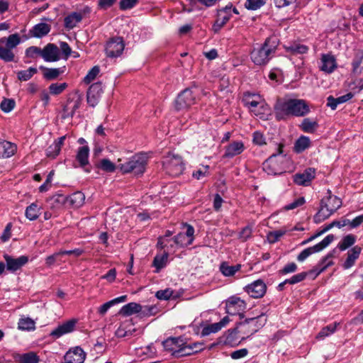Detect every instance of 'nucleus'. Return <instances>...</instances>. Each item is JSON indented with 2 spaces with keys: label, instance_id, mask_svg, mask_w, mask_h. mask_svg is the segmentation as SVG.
<instances>
[{
  "label": "nucleus",
  "instance_id": "44",
  "mask_svg": "<svg viewBox=\"0 0 363 363\" xmlns=\"http://www.w3.org/2000/svg\"><path fill=\"white\" fill-rule=\"evenodd\" d=\"M339 325V323L335 322L323 328L318 333L316 338L324 339L325 337L333 334L336 331L337 327Z\"/></svg>",
  "mask_w": 363,
  "mask_h": 363
},
{
  "label": "nucleus",
  "instance_id": "29",
  "mask_svg": "<svg viewBox=\"0 0 363 363\" xmlns=\"http://www.w3.org/2000/svg\"><path fill=\"white\" fill-rule=\"evenodd\" d=\"M16 151V145L11 142L0 139V157L8 158Z\"/></svg>",
  "mask_w": 363,
  "mask_h": 363
},
{
  "label": "nucleus",
  "instance_id": "15",
  "mask_svg": "<svg viewBox=\"0 0 363 363\" xmlns=\"http://www.w3.org/2000/svg\"><path fill=\"white\" fill-rule=\"evenodd\" d=\"M6 262V269L12 273L21 269L28 262V257L26 255L14 258L7 254L4 255Z\"/></svg>",
  "mask_w": 363,
  "mask_h": 363
},
{
  "label": "nucleus",
  "instance_id": "46",
  "mask_svg": "<svg viewBox=\"0 0 363 363\" xmlns=\"http://www.w3.org/2000/svg\"><path fill=\"white\" fill-rule=\"evenodd\" d=\"M318 127V124L316 121H312L310 118H304L301 125V128L305 133H312Z\"/></svg>",
  "mask_w": 363,
  "mask_h": 363
},
{
  "label": "nucleus",
  "instance_id": "18",
  "mask_svg": "<svg viewBox=\"0 0 363 363\" xmlns=\"http://www.w3.org/2000/svg\"><path fill=\"white\" fill-rule=\"evenodd\" d=\"M77 323L75 319L69 320L52 330L50 336L54 339H58L64 335L70 333L74 330Z\"/></svg>",
  "mask_w": 363,
  "mask_h": 363
},
{
  "label": "nucleus",
  "instance_id": "19",
  "mask_svg": "<svg viewBox=\"0 0 363 363\" xmlns=\"http://www.w3.org/2000/svg\"><path fill=\"white\" fill-rule=\"evenodd\" d=\"M103 92V86L101 82H96L92 84L86 93V101L89 106L94 107L96 106Z\"/></svg>",
  "mask_w": 363,
  "mask_h": 363
},
{
  "label": "nucleus",
  "instance_id": "43",
  "mask_svg": "<svg viewBox=\"0 0 363 363\" xmlns=\"http://www.w3.org/2000/svg\"><path fill=\"white\" fill-rule=\"evenodd\" d=\"M231 9L232 4H228L225 7L218 9L217 18L225 24L232 17Z\"/></svg>",
  "mask_w": 363,
  "mask_h": 363
},
{
  "label": "nucleus",
  "instance_id": "25",
  "mask_svg": "<svg viewBox=\"0 0 363 363\" xmlns=\"http://www.w3.org/2000/svg\"><path fill=\"white\" fill-rule=\"evenodd\" d=\"M245 150L244 143L240 140L233 141L225 147L223 157L233 158Z\"/></svg>",
  "mask_w": 363,
  "mask_h": 363
},
{
  "label": "nucleus",
  "instance_id": "37",
  "mask_svg": "<svg viewBox=\"0 0 363 363\" xmlns=\"http://www.w3.org/2000/svg\"><path fill=\"white\" fill-rule=\"evenodd\" d=\"M168 253L164 252L162 255H157L153 259L152 266L155 267V272L158 273L162 269L166 267L168 262Z\"/></svg>",
  "mask_w": 363,
  "mask_h": 363
},
{
  "label": "nucleus",
  "instance_id": "61",
  "mask_svg": "<svg viewBox=\"0 0 363 363\" xmlns=\"http://www.w3.org/2000/svg\"><path fill=\"white\" fill-rule=\"evenodd\" d=\"M208 174V166L203 167L193 172V177L196 179H201Z\"/></svg>",
  "mask_w": 363,
  "mask_h": 363
},
{
  "label": "nucleus",
  "instance_id": "9",
  "mask_svg": "<svg viewBox=\"0 0 363 363\" xmlns=\"http://www.w3.org/2000/svg\"><path fill=\"white\" fill-rule=\"evenodd\" d=\"M162 164L167 173L172 177L180 175L185 168L182 158L179 155L172 153H169L164 157Z\"/></svg>",
  "mask_w": 363,
  "mask_h": 363
},
{
  "label": "nucleus",
  "instance_id": "33",
  "mask_svg": "<svg viewBox=\"0 0 363 363\" xmlns=\"http://www.w3.org/2000/svg\"><path fill=\"white\" fill-rule=\"evenodd\" d=\"M16 360L18 363H38L40 362V357L35 352H28L18 354L16 357Z\"/></svg>",
  "mask_w": 363,
  "mask_h": 363
},
{
  "label": "nucleus",
  "instance_id": "56",
  "mask_svg": "<svg viewBox=\"0 0 363 363\" xmlns=\"http://www.w3.org/2000/svg\"><path fill=\"white\" fill-rule=\"evenodd\" d=\"M60 150L59 145L53 143L46 150V155L48 157L55 158L60 154Z\"/></svg>",
  "mask_w": 363,
  "mask_h": 363
},
{
  "label": "nucleus",
  "instance_id": "35",
  "mask_svg": "<svg viewBox=\"0 0 363 363\" xmlns=\"http://www.w3.org/2000/svg\"><path fill=\"white\" fill-rule=\"evenodd\" d=\"M142 309L143 307L139 303L131 302L123 306L120 311V313L123 315L128 316L140 312Z\"/></svg>",
  "mask_w": 363,
  "mask_h": 363
},
{
  "label": "nucleus",
  "instance_id": "53",
  "mask_svg": "<svg viewBox=\"0 0 363 363\" xmlns=\"http://www.w3.org/2000/svg\"><path fill=\"white\" fill-rule=\"evenodd\" d=\"M26 55L30 58H35L38 55L42 57V49L36 46H30L26 50Z\"/></svg>",
  "mask_w": 363,
  "mask_h": 363
},
{
  "label": "nucleus",
  "instance_id": "20",
  "mask_svg": "<svg viewBox=\"0 0 363 363\" xmlns=\"http://www.w3.org/2000/svg\"><path fill=\"white\" fill-rule=\"evenodd\" d=\"M245 290L251 297L259 298L265 294L267 286L262 280L257 279L246 286Z\"/></svg>",
  "mask_w": 363,
  "mask_h": 363
},
{
  "label": "nucleus",
  "instance_id": "11",
  "mask_svg": "<svg viewBox=\"0 0 363 363\" xmlns=\"http://www.w3.org/2000/svg\"><path fill=\"white\" fill-rule=\"evenodd\" d=\"M246 307L245 301L236 296H230L225 301V311L230 315H239L242 318V312Z\"/></svg>",
  "mask_w": 363,
  "mask_h": 363
},
{
  "label": "nucleus",
  "instance_id": "23",
  "mask_svg": "<svg viewBox=\"0 0 363 363\" xmlns=\"http://www.w3.org/2000/svg\"><path fill=\"white\" fill-rule=\"evenodd\" d=\"M86 353L80 347L70 349L64 357V359L69 363H84Z\"/></svg>",
  "mask_w": 363,
  "mask_h": 363
},
{
  "label": "nucleus",
  "instance_id": "6",
  "mask_svg": "<svg viewBox=\"0 0 363 363\" xmlns=\"http://www.w3.org/2000/svg\"><path fill=\"white\" fill-rule=\"evenodd\" d=\"M242 102L252 113L260 118H264L269 111V106L259 94L246 92L243 94Z\"/></svg>",
  "mask_w": 363,
  "mask_h": 363
},
{
  "label": "nucleus",
  "instance_id": "55",
  "mask_svg": "<svg viewBox=\"0 0 363 363\" xmlns=\"http://www.w3.org/2000/svg\"><path fill=\"white\" fill-rule=\"evenodd\" d=\"M285 234L284 230H275L268 233L267 240L270 243H274L277 242L281 237Z\"/></svg>",
  "mask_w": 363,
  "mask_h": 363
},
{
  "label": "nucleus",
  "instance_id": "49",
  "mask_svg": "<svg viewBox=\"0 0 363 363\" xmlns=\"http://www.w3.org/2000/svg\"><path fill=\"white\" fill-rule=\"evenodd\" d=\"M67 87V84L64 83H53L49 86L50 93L52 95H58L61 94Z\"/></svg>",
  "mask_w": 363,
  "mask_h": 363
},
{
  "label": "nucleus",
  "instance_id": "51",
  "mask_svg": "<svg viewBox=\"0 0 363 363\" xmlns=\"http://www.w3.org/2000/svg\"><path fill=\"white\" fill-rule=\"evenodd\" d=\"M267 0H247L245 6L248 10H257L266 4Z\"/></svg>",
  "mask_w": 363,
  "mask_h": 363
},
{
  "label": "nucleus",
  "instance_id": "45",
  "mask_svg": "<svg viewBox=\"0 0 363 363\" xmlns=\"http://www.w3.org/2000/svg\"><path fill=\"white\" fill-rule=\"evenodd\" d=\"M18 328L21 330H33L35 328V323L30 318H22L18 323Z\"/></svg>",
  "mask_w": 363,
  "mask_h": 363
},
{
  "label": "nucleus",
  "instance_id": "64",
  "mask_svg": "<svg viewBox=\"0 0 363 363\" xmlns=\"http://www.w3.org/2000/svg\"><path fill=\"white\" fill-rule=\"evenodd\" d=\"M60 256H62V253H60V251H59L47 257L45 259L46 265L48 267H51L59 259V257Z\"/></svg>",
  "mask_w": 363,
  "mask_h": 363
},
{
  "label": "nucleus",
  "instance_id": "57",
  "mask_svg": "<svg viewBox=\"0 0 363 363\" xmlns=\"http://www.w3.org/2000/svg\"><path fill=\"white\" fill-rule=\"evenodd\" d=\"M59 49L60 52L61 51L62 54V58L67 60L71 55L72 49L70 46L68 45V43L66 42H60Z\"/></svg>",
  "mask_w": 363,
  "mask_h": 363
},
{
  "label": "nucleus",
  "instance_id": "30",
  "mask_svg": "<svg viewBox=\"0 0 363 363\" xmlns=\"http://www.w3.org/2000/svg\"><path fill=\"white\" fill-rule=\"evenodd\" d=\"M83 19L82 12H72L64 19V26L67 30L73 29Z\"/></svg>",
  "mask_w": 363,
  "mask_h": 363
},
{
  "label": "nucleus",
  "instance_id": "32",
  "mask_svg": "<svg viewBox=\"0 0 363 363\" xmlns=\"http://www.w3.org/2000/svg\"><path fill=\"white\" fill-rule=\"evenodd\" d=\"M332 255H328L325 257H323L320 262L312 269L310 271V273L315 274V275L320 274L321 272H324L328 267L331 266L333 262L331 259Z\"/></svg>",
  "mask_w": 363,
  "mask_h": 363
},
{
  "label": "nucleus",
  "instance_id": "7",
  "mask_svg": "<svg viewBox=\"0 0 363 363\" xmlns=\"http://www.w3.org/2000/svg\"><path fill=\"white\" fill-rule=\"evenodd\" d=\"M284 145H278L277 152L272 154L262 164L263 170L269 175H278L284 172L283 162L284 155H283Z\"/></svg>",
  "mask_w": 363,
  "mask_h": 363
},
{
  "label": "nucleus",
  "instance_id": "10",
  "mask_svg": "<svg viewBox=\"0 0 363 363\" xmlns=\"http://www.w3.org/2000/svg\"><path fill=\"white\" fill-rule=\"evenodd\" d=\"M125 48V43L123 38L114 37L109 39L105 45V53L109 58L120 57Z\"/></svg>",
  "mask_w": 363,
  "mask_h": 363
},
{
  "label": "nucleus",
  "instance_id": "38",
  "mask_svg": "<svg viewBox=\"0 0 363 363\" xmlns=\"http://www.w3.org/2000/svg\"><path fill=\"white\" fill-rule=\"evenodd\" d=\"M40 69L44 70L43 77L47 80H53L57 79L62 73L64 72L62 68H47L43 66L40 67Z\"/></svg>",
  "mask_w": 363,
  "mask_h": 363
},
{
  "label": "nucleus",
  "instance_id": "2",
  "mask_svg": "<svg viewBox=\"0 0 363 363\" xmlns=\"http://www.w3.org/2000/svg\"><path fill=\"white\" fill-rule=\"evenodd\" d=\"M278 45L276 37L267 38L263 44L256 45L250 52V58L255 65H267L274 54Z\"/></svg>",
  "mask_w": 363,
  "mask_h": 363
},
{
  "label": "nucleus",
  "instance_id": "4",
  "mask_svg": "<svg viewBox=\"0 0 363 363\" xmlns=\"http://www.w3.org/2000/svg\"><path fill=\"white\" fill-rule=\"evenodd\" d=\"M267 321V317L262 313L255 317L245 318L244 320L238 323L237 330L240 333L241 340H245L256 333L264 326Z\"/></svg>",
  "mask_w": 363,
  "mask_h": 363
},
{
  "label": "nucleus",
  "instance_id": "48",
  "mask_svg": "<svg viewBox=\"0 0 363 363\" xmlns=\"http://www.w3.org/2000/svg\"><path fill=\"white\" fill-rule=\"evenodd\" d=\"M98 167L106 172H113L116 169V164L108 159H102L99 162Z\"/></svg>",
  "mask_w": 363,
  "mask_h": 363
},
{
  "label": "nucleus",
  "instance_id": "12",
  "mask_svg": "<svg viewBox=\"0 0 363 363\" xmlns=\"http://www.w3.org/2000/svg\"><path fill=\"white\" fill-rule=\"evenodd\" d=\"M334 238L335 237L332 234L327 235L319 243L301 251V253L297 257V260L298 262H303L312 254L320 252L321 250L327 247L334 240Z\"/></svg>",
  "mask_w": 363,
  "mask_h": 363
},
{
  "label": "nucleus",
  "instance_id": "13",
  "mask_svg": "<svg viewBox=\"0 0 363 363\" xmlns=\"http://www.w3.org/2000/svg\"><path fill=\"white\" fill-rule=\"evenodd\" d=\"M196 102V96L190 89H186L182 91L175 100V108L177 110L185 109Z\"/></svg>",
  "mask_w": 363,
  "mask_h": 363
},
{
  "label": "nucleus",
  "instance_id": "50",
  "mask_svg": "<svg viewBox=\"0 0 363 363\" xmlns=\"http://www.w3.org/2000/svg\"><path fill=\"white\" fill-rule=\"evenodd\" d=\"M100 72V69L99 66L93 67L87 73V74L84 78V82L86 84L91 83L93 80H94L96 76L99 74Z\"/></svg>",
  "mask_w": 363,
  "mask_h": 363
},
{
  "label": "nucleus",
  "instance_id": "28",
  "mask_svg": "<svg viewBox=\"0 0 363 363\" xmlns=\"http://www.w3.org/2000/svg\"><path fill=\"white\" fill-rule=\"evenodd\" d=\"M362 252V247L355 245L347 252V257L343 263V268L348 269L351 268L355 263L356 260L359 258Z\"/></svg>",
  "mask_w": 363,
  "mask_h": 363
},
{
  "label": "nucleus",
  "instance_id": "22",
  "mask_svg": "<svg viewBox=\"0 0 363 363\" xmlns=\"http://www.w3.org/2000/svg\"><path fill=\"white\" fill-rule=\"evenodd\" d=\"M230 321L228 316H225L219 322L208 324L203 327L201 332L202 337L208 336L212 333H216L220 331L222 328H225Z\"/></svg>",
  "mask_w": 363,
  "mask_h": 363
},
{
  "label": "nucleus",
  "instance_id": "26",
  "mask_svg": "<svg viewBox=\"0 0 363 363\" xmlns=\"http://www.w3.org/2000/svg\"><path fill=\"white\" fill-rule=\"evenodd\" d=\"M320 69L325 73H332L337 68L335 57L330 54H323L320 58Z\"/></svg>",
  "mask_w": 363,
  "mask_h": 363
},
{
  "label": "nucleus",
  "instance_id": "31",
  "mask_svg": "<svg viewBox=\"0 0 363 363\" xmlns=\"http://www.w3.org/2000/svg\"><path fill=\"white\" fill-rule=\"evenodd\" d=\"M50 29V25L45 23H40L32 28L30 30V34L32 37L40 38L48 35Z\"/></svg>",
  "mask_w": 363,
  "mask_h": 363
},
{
  "label": "nucleus",
  "instance_id": "8",
  "mask_svg": "<svg viewBox=\"0 0 363 363\" xmlns=\"http://www.w3.org/2000/svg\"><path fill=\"white\" fill-rule=\"evenodd\" d=\"M21 43V38L18 33L10 35L8 38H0V59L5 62H12L14 60V53L12 51Z\"/></svg>",
  "mask_w": 363,
  "mask_h": 363
},
{
  "label": "nucleus",
  "instance_id": "58",
  "mask_svg": "<svg viewBox=\"0 0 363 363\" xmlns=\"http://www.w3.org/2000/svg\"><path fill=\"white\" fill-rule=\"evenodd\" d=\"M194 353L191 347V346L189 345H186L184 342V345L181 346V348L179 349L177 357H182L185 356H189Z\"/></svg>",
  "mask_w": 363,
  "mask_h": 363
},
{
  "label": "nucleus",
  "instance_id": "40",
  "mask_svg": "<svg viewBox=\"0 0 363 363\" xmlns=\"http://www.w3.org/2000/svg\"><path fill=\"white\" fill-rule=\"evenodd\" d=\"M40 207L36 203H33L26 208L25 211L26 217L30 220H35L40 214Z\"/></svg>",
  "mask_w": 363,
  "mask_h": 363
},
{
  "label": "nucleus",
  "instance_id": "17",
  "mask_svg": "<svg viewBox=\"0 0 363 363\" xmlns=\"http://www.w3.org/2000/svg\"><path fill=\"white\" fill-rule=\"evenodd\" d=\"M315 169L308 167L303 172L294 174V182L299 186H308L311 184L312 180L315 179Z\"/></svg>",
  "mask_w": 363,
  "mask_h": 363
},
{
  "label": "nucleus",
  "instance_id": "47",
  "mask_svg": "<svg viewBox=\"0 0 363 363\" xmlns=\"http://www.w3.org/2000/svg\"><path fill=\"white\" fill-rule=\"evenodd\" d=\"M38 72L35 67H29L26 70H21L17 72L18 79L20 81H28Z\"/></svg>",
  "mask_w": 363,
  "mask_h": 363
},
{
  "label": "nucleus",
  "instance_id": "24",
  "mask_svg": "<svg viewBox=\"0 0 363 363\" xmlns=\"http://www.w3.org/2000/svg\"><path fill=\"white\" fill-rule=\"evenodd\" d=\"M182 345L184 341L181 337H169L162 342L164 350L175 357H177V353Z\"/></svg>",
  "mask_w": 363,
  "mask_h": 363
},
{
  "label": "nucleus",
  "instance_id": "63",
  "mask_svg": "<svg viewBox=\"0 0 363 363\" xmlns=\"http://www.w3.org/2000/svg\"><path fill=\"white\" fill-rule=\"evenodd\" d=\"M297 269V265L294 262H291L286 264L283 269L279 270V274H286L289 273H292L296 272Z\"/></svg>",
  "mask_w": 363,
  "mask_h": 363
},
{
  "label": "nucleus",
  "instance_id": "5",
  "mask_svg": "<svg viewBox=\"0 0 363 363\" xmlns=\"http://www.w3.org/2000/svg\"><path fill=\"white\" fill-rule=\"evenodd\" d=\"M148 157L145 153H138L132 156L128 161L119 164L118 168L123 174L133 173L135 176L143 174L146 169Z\"/></svg>",
  "mask_w": 363,
  "mask_h": 363
},
{
  "label": "nucleus",
  "instance_id": "16",
  "mask_svg": "<svg viewBox=\"0 0 363 363\" xmlns=\"http://www.w3.org/2000/svg\"><path fill=\"white\" fill-rule=\"evenodd\" d=\"M240 333L237 330V326L233 329L227 330L218 339L216 345H238L241 342Z\"/></svg>",
  "mask_w": 363,
  "mask_h": 363
},
{
  "label": "nucleus",
  "instance_id": "34",
  "mask_svg": "<svg viewBox=\"0 0 363 363\" xmlns=\"http://www.w3.org/2000/svg\"><path fill=\"white\" fill-rule=\"evenodd\" d=\"M242 265L238 264L234 266H230L228 262H223L220 264V272L225 277H233L237 272L240 271Z\"/></svg>",
  "mask_w": 363,
  "mask_h": 363
},
{
  "label": "nucleus",
  "instance_id": "54",
  "mask_svg": "<svg viewBox=\"0 0 363 363\" xmlns=\"http://www.w3.org/2000/svg\"><path fill=\"white\" fill-rule=\"evenodd\" d=\"M308 273L307 272H301L297 274L294 275L290 279H287L285 280V283H288L289 284H295L303 281Z\"/></svg>",
  "mask_w": 363,
  "mask_h": 363
},
{
  "label": "nucleus",
  "instance_id": "3",
  "mask_svg": "<svg viewBox=\"0 0 363 363\" xmlns=\"http://www.w3.org/2000/svg\"><path fill=\"white\" fill-rule=\"evenodd\" d=\"M342 206V200L332 194L330 189L327 190V196L320 201V206L318 213L314 216V222L320 223L328 219Z\"/></svg>",
  "mask_w": 363,
  "mask_h": 363
},
{
  "label": "nucleus",
  "instance_id": "36",
  "mask_svg": "<svg viewBox=\"0 0 363 363\" xmlns=\"http://www.w3.org/2000/svg\"><path fill=\"white\" fill-rule=\"evenodd\" d=\"M310 145V138L307 136L301 135L296 140L294 150L296 153H301L308 149Z\"/></svg>",
  "mask_w": 363,
  "mask_h": 363
},
{
  "label": "nucleus",
  "instance_id": "60",
  "mask_svg": "<svg viewBox=\"0 0 363 363\" xmlns=\"http://www.w3.org/2000/svg\"><path fill=\"white\" fill-rule=\"evenodd\" d=\"M173 294V291L170 289L158 291L156 293V297L160 300H168Z\"/></svg>",
  "mask_w": 363,
  "mask_h": 363
},
{
  "label": "nucleus",
  "instance_id": "39",
  "mask_svg": "<svg viewBox=\"0 0 363 363\" xmlns=\"http://www.w3.org/2000/svg\"><path fill=\"white\" fill-rule=\"evenodd\" d=\"M285 49L288 52L295 55L307 53L309 50L307 45L298 43H294L289 45L285 46Z\"/></svg>",
  "mask_w": 363,
  "mask_h": 363
},
{
  "label": "nucleus",
  "instance_id": "62",
  "mask_svg": "<svg viewBox=\"0 0 363 363\" xmlns=\"http://www.w3.org/2000/svg\"><path fill=\"white\" fill-rule=\"evenodd\" d=\"M253 143L257 145H263L266 144L265 138L264 135L259 131H256L253 133Z\"/></svg>",
  "mask_w": 363,
  "mask_h": 363
},
{
  "label": "nucleus",
  "instance_id": "59",
  "mask_svg": "<svg viewBox=\"0 0 363 363\" xmlns=\"http://www.w3.org/2000/svg\"><path fill=\"white\" fill-rule=\"evenodd\" d=\"M138 3V0H121L119 8L122 11L133 8Z\"/></svg>",
  "mask_w": 363,
  "mask_h": 363
},
{
  "label": "nucleus",
  "instance_id": "41",
  "mask_svg": "<svg viewBox=\"0 0 363 363\" xmlns=\"http://www.w3.org/2000/svg\"><path fill=\"white\" fill-rule=\"evenodd\" d=\"M85 199L84 194L81 191H76L71 194L68 198L69 203L74 208H79L84 204Z\"/></svg>",
  "mask_w": 363,
  "mask_h": 363
},
{
  "label": "nucleus",
  "instance_id": "27",
  "mask_svg": "<svg viewBox=\"0 0 363 363\" xmlns=\"http://www.w3.org/2000/svg\"><path fill=\"white\" fill-rule=\"evenodd\" d=\"M89 147L87 145L79 147L77 150L76 155V160L79 162V166L85 169L86 172H90L89 169H86V167L89 164Z\"/></svg>",
  "mask_w": 363,
  "mask_h": 363
},
{
  "label": "nucleus",
  "instance_id": "52",
  "mask_svg": "<svg viewBox=\"0 0 363 363\" xmlns=\"http://www.w3.org/2000/svg\"><path fill=\"white\" fill-rule=\"evenodd\" d=\"M14 106V100L10 99H4L0 104L1 109L5 113L10 112L11 110L13 109Z\"/></svg>",
  "mask_w": 363,
  "mask_h": 363
},
{
  "label": "nucleus",
  "instance_id": "14",
  "mask_svg": "<svg viewBox=\"0 0 363 363\" xmlns=\"http://www.w3.org/2000/svg\"><path fill=\"white\" fill-rule=\"evenodd\" d=\"M186 232L179 233L174 237L173 241L178 247H185L192 244L194 241V228L189 224H185Z\"/></svg>",
  "mask_w": 363,
  "mask_h": 363
},
{
  "label": "nucleus",
  "instance_id": "21",
  "mask_svg": "<svg viewBox=\"0 0 363 363\" xmlns=\"http://www.w3.org/2000/svg\"><path fill=\"white\" fill-rule=\"evenodd\" d=\"M42 57L45 62L58 61L61 58L59 48L53 43H48L42 49Z\"/></svg>",
  "mask_w": 363,
  "mask_h": 363
},
{
  "label": "nucleus",
  "instance_id": "1",
  "mask_svg": "<svg viewBox=\"0 0 363 363\" xmlns=\"http://www.w3.org/2000/svg\"><path fill=\"white\" fill-rule=\"evenodd\" d=\"M309 111L308 106L303 99H278L274 105L275 116L278 120L284 119L289 116H303Z\"/></svg>",
  "mask_w": 363,
  "mask_h": 363
},
{
  "label": "nucleus",
  "instance_id": "42",
  "mask_svg": "<svg viewBox=\"0 0 363 363\" xmlns=\"http://www.w3.org/2000/svg\"><path fill=\"white\" fill-rule=\"evenodd\" d=\"M357 240V237L353 234H349L342 238L338 243L337 247L341 251H344L352 246Z\"/></svg>",
  "mask_w": 363,
  "mask_h": 363
}]
</instances>
